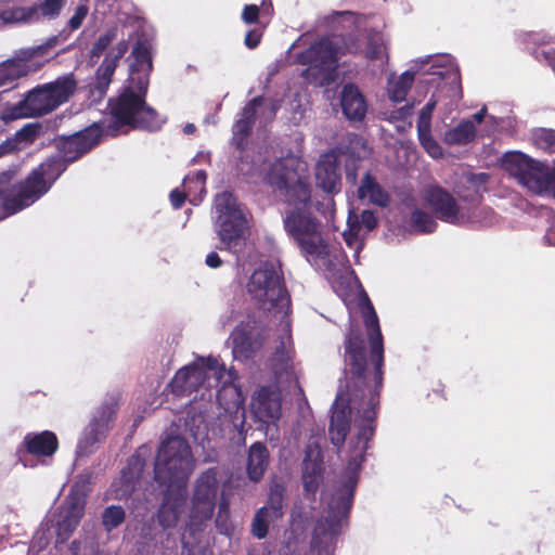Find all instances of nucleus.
I'll return each instance as SVG.
<instances>
[{
  "label": "nucleus",
  "mask_w": 555,
  "mask_h": 555,
  "mask_svg": "<svg viewBox=\"0 0 555 555\" xmlns=\"http://www.w3.org/2000/svg\"><path fill=\"white\" fill-rule=\"evenodd\" d=\"M367 339L359 322L350 320L344 339V360L347 367L348 403H334L328 426L331 442L340 449L350 430L352 406L361 412L357 434L350 440L347 467L341 485L332 494L325 516L330 535L338 534L347 520L353 504L359 473L365 461L370 441L376 430V415L379 405V390L383 386L384 340L376 311L366 298L362 308Z\"/></svg>",
  "instance_id": "nucleus-1"
},
{
  "label": "nucleus",
  "mask_w": 555,
  "mask_h": 555,
  "mask_svg": "<svg viewBox=\"0 0 555 555\" xmlns=\"http://www.w3.org/2000/svg\"><path fill=\"white\" fill-rule=\"evenodd\" d=\"M102 132L98 126L88 127L70 135H62L56 140L60 154L47 157L20 181L34 204L44 196L65 172L68 165L78 160L95 147Z\"/></svg>",
  "instance_id": "nucleus-2"
},
{
  "label": "nucleus",
  "mask_w": 555,
  "mask_h": 555,
  "mask_svg": "<svg viewBox=\"0 0 555 555\" xmlns=\"http://www.w3.org/2000/svg\"><path fill=\"white\" fill-rule=\"evenodd\" d=\"M149 88L150 80L146 75L129 76L125 80L117 94L107 102L109 133L116 135L125 127L149 132L162 128L165 120L146 101Z\"/></svg>",
  "instance_id": "nucleus-3"
},
{
  "label": "nucleus",
  "mask_w": 555,
  "mask_h": 555,
  "mask_svg": "<svg viewBox=\"0 0 555 555\" xmlns=\"http://www.w3.org/2000/svg\"><path fill=\"white\" fill-rule=\"evenodd\" d=\"M286 204L289 206L283 220L286 233L306 255L318 258L327 256V244L322 237L321 222L313 215V208L319 209L320 203H313L312 192H308L307 198H293Z\"/></svg>",
  "instance_id": "nucleus-4"
},
{
  "label": "nucleus",
  "mask_w": 555,
  "mask_h": 555,
  "mask_svg": "<svg viewBox=\"0 0 555 555\" xmlns=\"http://www.w3.org/2000/svg\"><path fill=\"white\" fill-rule=\"evenodd\" d=\"M259 177L264 185L284 196L285 202L307 198L308 192H312L306 164L293 154L264 162L259 169Z\"/></svg>",
  "instance_id": "nucleus-5"
},
{
  "label": "nucleus",
  "mask_w": 555,
  "mask_h": 555,
  "mask_svg": "<svg viewBox=\"0 0 555 555\" xmlns=\"http://www.w3.org/2000/svg\"><path fill=\"white\" fill-rule=\"evenodd\" d=\"M193 469V454L184 438L172 436L160 443L154 465V478L159 485L184 490Z\"/></svg>",
  "instance_id": "nucleus-6"
},
{
  "label": "nucleus",
  "mask_w": 555,
  "mask_h": 555,
  "mask_svg": "<svg viewBox=\"0 0 555 555\" xmlns=\"http://www.w3.org/2000/svg\"><path fill=\"white\" fill-rule=\"evenodd\" d=\"M246 289L259 309L282 312L291 307L283 273L270 261L262 262L251 273Z\"/></svg>",
  "instance_id": "nucleus-7"
},
{
  "label": "nucleus",
  "mask_w": 555,
  "mask_h": 555,
  "mask_svg": "<svg viewBox=\"0 0 555 555\" xmlns=\"http://www.w3.org/2000/svg\"><path fill=\"white\" fill-rule=\"evenodd\" d=\"M77 82L73 74L57 77L54 81L37 86L28 91L14 108V117H41L62 104L75 93Z\"/></svg>",
  "instance_id": "nucleus-8"
},
{
  "label": "nucleus",
  "mask_w": 555,
  "mask_h": 555,
  "mask_svg": "<svg viewBox=\"0 0 555 555\" xmlns=\"http://www.w3.org/2000/svg\"><path fill=\"white\" fill-rule=\"evenodd\" d=\"M339 47L332 36H325L313 42L309 48L296 54V63L308 65L302 70V78L314 86H330L336 80Z\"/></svg>",
  "instance_id": "nucleus-9"
},
{
  "label": "nucleus",
  "mask_w": 555,
  "mask_h": 555,
  "mask_svg": "<svg viewBox=\"0 0 555 555\" xmlns=\"http://www.w3.org/2000/svg\"><path fill=\"white\" fill-rule=\"evenodd\" d=\"M215 208L217 234L224 247L231 249L245 237L248 228L246 215L237 198L228 191L216 195Z\"/></svg>",
  "instance_id": "nucleus-10"
},
{
  "label": "nucleus",
  "mask_w": 555,
  "mask_h": 555,
  "mask_svg": "<svg viewBox=\"0 0 555 555\" xmlns=\"http://www.w3.org/2000/svg\"><path fill=\"white\" fill-rule=\"evenodd\" d=\"M14 170H7L0 173V220L10 217L31 206L34 202L27 198V193L20 184L14 183Z\"/></svg>",
  "instance_id": "nucleus-11"
},
{
  "label": "nucleus",
  "mask_w": 555,
  "mask_h": 555,
  "mask_svg": "<svg viewBox=\"0 0 555 555\" xmlns=\"http://www.w3.org/2000/svg\"><path fill=\"white\" fill-rule=\"evenodd\" d=\"M315 184L332 197L343 190V179L339 154L334 150L320 155L315 164Z\"/></svg>",
  "instance_id": "nucleus-12"
},
{
  "label": "nucleus",
  "mask_w": 555,
  "mask_h": 555,
  "mask_svg": "<svg viewBox=\"0 0 555 555\" xmlns=\"http://www.w3.org/2000/svg\"><path fill=\"white\" fill-rule=\"evenodd\" d=\"M250 409L255 418L274 424L282 415V395L274 386H261L251 397Z\"/></svg>",
  "instance_id": "nucleus-13"
},
{
  "label": "nucleus",
  "mask_w": 555,
  "mask_h": 555,
  "mask_svg": "<svg viewBox=\"0 0 555 555\" xmlns=\"http://www.w3.org/2000/svg\"><path fill=\"white\" fill-rule=\"evenodd\" d=\"M502 166L519 183L532 191L537 186V181L543 168L542 164L520 152L506 153L503 156Z\"/></svg>",
  "instance_id": "nucleus-14"
},
{
  "label": "nucleus",
  "mask_w": 555,
  "mask_h": 555,
  "mask_svg": "<svg viewBox=\"0 0 555 555\" xmlns=\"http://www.w3.org/2000/svg\"><path fill=\"white\" fill-rule=\"evenodd\" d=\"M424 199L438 219L456 224L462 206L450 192L439 185H430L425 190Z\"/></svg>",
  "instance_id": "nucleus-15"
},
{
  "label": "nucleus",
  "mask_w": 555,
  "mask_h": 555,
  "mask_svg": "<svg viewBox=\"0 0 555 555\" xmlns=\"http://www.w3.org/2000/svg\"><path fill=\"white\" fill-rule=\"evenodd\" d=\"M116 401L111 400L104 402L87 426L80 444L85 448H91L95 443L104 440L112 428V423L116 417Z\"/></svg>",
  "instance_id": "nucleus-16"
},
{
  "label": "nucleus",
  "mask_w": 555,
  "mask_h": 555,
  "mask_svg": "<svg viewBox=\"0 0 555 555\" xmlns=\"http://www.w3.org/2000/svg\"><path fill=\"white\" fill-rule=\"evenodd\" d=\"M88 12L89 9L86 4H79L75 10L74 15L69 18L66 28L62 29L57 35L50 37L44 43L25 50L23 52L24 59L27 60L34 59L35 56H43L56 44L67 40L72 31L81 27Z\"/></svg>",
  "instance_id": "nucleus-17"
},
{
  "label": "nucleus",
  "mask_w": 555,
  "mask_h": 555,
  "mask_svg": "<svg viewBox=\"0 0 555 555\" xmlns=\"http://www.w3.org/2000/svg\"><path fill=\"white\" fill-rule=\"evenodd\" d=\"M59 449V439L53 431L43 430L41 433L27 434L17 448V455L23 462L22 453H28L38 457L52 456Z\"/></svg>",
  "instance_id": "nucleus-18"
},
{
  "label": "nucleus",
  "mask_w": 555,
  "mask_h": 555,
  "mask_svg": "<svg viewBox=\"0 0 555 555\" xmlns=\"http://www.w3.org/2000/svg\"><path fill=\"white\" fill-rule=\"evenodd\" d=\"M205 382V370L199 367L198 363H192L180 369L175 374L169 386L175 395L184 397L197 391Z\"/></svg>",
  "instance_id": "nucleus-19"
},
{
  "label": "nucleus",
  "mask_w": 555,
  "mask_h": 555,
  "mask_svg": "<svg viewBox=\"0 0 555 555\" xmlns=\"http://www.w3.org/2000/svg\"><path fill=\"white\" fill-rule=\"evenodd\" d=\"M184 504L185 494L183 490L167 488L157 513L158 524L165 529L175 527Z\"/></svg>",
  "instance_id": "nucleus-20"
},
{
  "label": "nucleus",
  "mask_w": 555,
  "mask_h": 555,
  "mask_svg": "<svg viewBox=\"0 0 555 555\" xmlns=\"http://www.w3.org/2000/svg\"><path fill=\"white\" fill-rule=\"evenodd\" d=\"M143 470V464L139 456H131L120 472L119 478L113 483L115 498L117 500H126L137 489Z\"/></svg>",
  "instance_id": "nucleus-21"
},
{
  "label": "nucleus",
  "mask_w": 555,
  "mask_h": 555,
  "mask_svg": "<svg viewBox=\"0 0 555 555\" xmlns=\"http://www.w3.org/2000/svg\"><path fill=\"white\" fill-rule=\"evenodd\" d=\"M340 106L347 119L361 121L367 112L366 101L354 83H346L340 92Z\"/></svg>",
  "instance_id": "nucleus-22"
},
{
  "label": "nucleus",
  "mask_w": 555,
  "mask_h": 555,
  "mask_svg": "<svg viewBox=\"0 0 555 555\" xmlns=\"http://www.w3.org/2000/svg\"><path fill=\"white\" fill-rule=\"evenodd\" d=\"M85 515V502L73 500L56 525V543L64 544L74 533Z\"/></svg>",
  "instance_id": "nucleus-23"
},
{
  "label": "nucleus",
  "mask_w": 555,
  "mask_h": 555,
  "mask_svg": "<svg viewBox=\"0 0 555 555\" xmlns=\"http://www.w3.org/2000/svg\"><path fill=\"white\" fill-rule=\"evenodd\" d=\"M65 0H43L37 7L28 8L27 10L18 9L11 12H4V20L7 21H28L34 15L40 14L50 20L56 18L64 7Z\"/></svg>",
  "instance_id": "nucleus-24"
},
{
  "label": "nucleus",
  "mask_w": 555,
  "mask_h": 555,
  "mask_svg": "<svg viewBox=\"0 0 555 555\" xmlns=\"http://www.w3.org/2000/svg\"><path fill=\"white\" fill-rule=\"evenodd\" d=\"M117 66L115 60H111V54H106L95 70L93 81L89 85V92L94 101H101L106 95Z\"/></svg>",
  "instance_id": "nucleus-25"
},
{
  "label": "nucleus",
  "mask_w": 555,
  "mask_h": 555,
  "mask_svg": "<svg viewBox=\"0 0 555 555\" xmlns=\"http://www.w3.org/2000/svg\"><path fill=\"white\" fill-rule=\"evenodd\" d=\"M480 198L481 196L477 194L476 201H472L469 206H462L455 225L478 224L488 227L494 222V211L490 207L480 206Z\"/></svg>",
  "instance_id": "nucleus-26"
},
{
  "label": "nucleus",
  "mask_w": 555,
  "mask_h": 555,
  "mask_svg": "<svg viewBox=\"0 0 555 555\" xmlns=\"http://www.w3.org/2000/svg\"><path fill=\"white\" fill-rule=\"evenodd\" d=\"M269 450L264 443L254 442L249 447L246 472L251 481L258 482L262 479L269 466Z\"/></svg>",
  "instance_id": "nucleus-27"
},
{
  "label": "nucleus",
  "mask_w": 555,
  "mask_h": 555,
  "mask_svg": "<svg viewBox=\"0 0 555 555\" xmlns=\"http://www.w3.org/2000/svg\"><path fill=\"white\" fill-rule=\"evenodd\" d=\"M133 63L130 65L129 76L146 75L150 80V75L153 70L152 60V44L143 38L138 39L132 49Z\"/></svg>",
  "instance_id": "nucleus-28"
},
{
  "label": "nucleus",
  "mask_w": 555,
  "mask_h": 555,
  "mask_svg": "<svg viewBox=\"0 0 555 555\" xmlns=\"http://www.w3.org/2000/svg\"><path fill=\"white\" fill-rule=\"evenodd\" d=\"M233 353L236 357L249 359L255 353L253 326L250 322H241L231 333Z\"/></svg>",
  "instance_id": "nucleus-29"
},
{
  "label": "nucleus",
  "mask_w": 555,
  "mask_h": 555,
  "mask_svg": "<svg viewBox=\"0 0 555 555\" xmlns=\"http://www.w3.org/2000/svg\"><path fill=\"white\" fill-rule=\"evenodd\" d=\"M302 465V485L305 492L314 495L323 480V460L320 455L313 460L306 456Z\"/></svg>",
  "instance_id": "nucleus-30"
},
{
  "label": "nucleus",
  "mask_w": 555,
  "mask_h": 555,
  "mask_svg": "<svg viewBox=\"0 0 555 555\" xmlns=\"http://www.w3.org/2000/svg\"><path fill=\"white\" fill-rule=\"evenodd\" d=\"M360 198L369 197L370 202L379 207H387L390 203L388 192L370 173H365L358 189Z\"/></svg>",
  "instance_id": "nucleus-31"
},
{
  "label": "nucleus",
  "mask_w": 555,
  "mask_h": 555,
  "mask_svg": "<svg viewBox=\"0 0 555 555\" xmlns=\"http://www.w3.org/2000/svg\"><path fill=\"white\" fill-rule=\"evenodd\" d=\"M218 477V467H209L203 472L195 481L193 495L197 498L216 500L219 489Z\"/></svg>",
  "instance_id": "nucleus-32"
},
{
  "label": "nucleus",
  "mask_w": 555,
  "mask_h": 555,
  "mask_svg": "<svg viewBox=\"0 0 555 555\" xmlns=\"http://www.w3.org/2000/svg\"><path fill=\"white\" fill-rule=\"evenodd\" d=\"M476 127L472 120H463L443 134V142L448 145H466L476 138Z\"/></svg>",
  "instance_id": "nucleus-33"
},
{
  "label": "nucleus",
  "mask_w": 555,
  "mask_h": 555,
  "mask_svg": "<svg viewBox=\"0 0 555 555\" xmlns=\"http://www.w3.org/2000/svg\"><path fill=\"white\" fill-rule=\"evenodd\" d=\"M415 78V73L406 70L399 77H389L387 92L392 102H402L405 100Z\"/></svg>",
  "instance_id": "nucleus-34"
},
{
  "label": "nucleus",
  "mask_w": 555,
  "mask_h": 555,
  "mask_svg": "<svg viewBox=\"0 0 555 555\" xmlns=\"http://www.w3.org/2000/svg\"><path fill=\"white\" fill-rule=\"evenodd\" d=\"M22 50L17 60H9L0 64V86L13 83L18 78L26 75L25 64L31 59H24Z\"/></svg>",
  "instance_id": "nucleus-35"
},
{
  "label": "nucleus",
  "mask_w": 555,
  "mask_h": 555,
  "mask_svg": "<svg viewBox=\"0 0 555 555\" xmlns=\"http://www.w3.org/2000/svg\"><path fill=\"white\" fill-rule=\"evenodd\" d=\"M332 37L336 46L339 47L338 54L340 57L345 55H362L364 40L360 34L349 33L333 35Z\"/></svg>",
  "instance_id": "nucleus-36"
},
{
  "label": "nucleus",
  "mask_w": 555,
  "mask_h": 555,
  "mask_svg": "<svg viewBox=\"0 0 555 555\" xmlns=\"http://www.w3.org/2000/svg\"><path fill=\"white\" fill-rule=\"evenodd\" d=\"M216 507V500L192 496L190 521L192 526H198L210 520Z\"/></svg>",
  "instance_id": "nucleus-37"
},
{
  "label": "nucleus",
  "mask_w": 555,
  "mask_h": 555,
  "mask_svg": "<svg viewBox=\"0 0 555 555\" xmlns=\"http://www.w3.org/2000/svg\"><path fill=\"white\" fill-rule=\"evenodd\" d=\"M387 44L383 34L375 31L370 33L365 38L362 55L369 61L379 60L383 53H386Z\"/></svg>",
  "instance_id": "nucleus-38"
},
{
  "label": "nucleus",
  "mask_w": 555,
  "mask_h": 555,
  "mask_svg": "<svg viewBox=\"0 0 555 555\" xmlns=\"http://www.w3.org/2000/svg\"><path fill=\"white\" fill-rule=\"evenodd\" d=\"M254 124L238 118L232 127V145L243 151L246 147L247 139L253 131Z\"/></svg>",
  "instance_id": "nucleus-39"
},
{
  "label": "nucleus",
  "mask_w": 555,
  "mask_h": 555,
  "mask_svg": "<svg viewBox=\"0 0 555 555\" xmlns=\"http://www.w3.org/2000/svg\"><path fill=\"white\" fill-rule=\"evenodd\" d=\"M125 519L126 512L120 505L107 506L102 513V525L107 532L119 527Z\"/></svg>",
  "instance_id": "nucleus-40"
},
{
  "label": "nucleus",
  "mask_w": 555,
  "mask_h": 555,
  "mask_svg": "<svg viewBox=\"0 0 555 555\" xmlns=\"http://www.w3.org/2000/svg\"><path fill=\"white\" fill-rule=\"evenodd\" d=\"M412 225L421 233H431L437 228L434 218L422 209H415L411 214Z\"/></svg>",
  "instance_id": "nucleus-41"
},
{
  "label": "nucleus",
  "mask_w": 555,
  "mask_h": 555,
  "mask_svg": "<svg viewBox=\"0 0 555 555\" xmlns=\"http://www.w3.org/2000/svg\"><path fill=\"white\" fill-rule=\"evenodd\" d=\"M267 509V515L270 516V520H278L283 516V489H272L267 505L263 506Z\"/></svg>",
  "instance_id": "nucleus-42"
},
{
  "label": "nucleus",
  "mask_w": 555,
  "mask_h": 555,
  "mask_svg": "<svg viewBox=\"0 0 555 555\" xmlns=\"http://www.w3.org/2000/svg\"><path fill=\"white\" fill-rule=\"evenodd\" d=\"M417 137L422 147L434 158L442 156V149L431 135V128L417 129Z\"/></svg>",
  "instance_id": "nucleus-43"
},
{
  "label": "nucleus",
  "mask_w": 555,
  "mask_h": 555,
  "mask_svg": "<svg viewBox=\"0 0 555 555\" xmlns=\"http://www.w3.org/2000/svg\"><path fill=\"white\" fill-rule=\"evenodd\" d=\"M267 509L264 507H260L253 519L251 522V533L255 538L261 540L264 539L268 534L269 524L274 520H270V516L267 515Z\"/></svg>",
  "instance_id": "nucleus-44"
},
{
  "label": "nucleus",
  "mask_w": 555,
  "mask_h": 555,
  "mask_svg": "<svg viewBox=\"0 0 555 555\" xmlns=\"http://www.w3.org/2000/svg\"><path fill=\"white\" fill-rule=\"evenodd\" d=\"M532 139L537 147L548 153H555V130L538 129L533 132Z\"/></svg>",
  "instance_id": "nucleus-45"
},
{
  "label": "nucleus",
  "mask_w": 555,
  "mask_h": 555,
  "mask_svg": "<svg viewBox=\"0 0 555 555\" xmlns=\"http://www.w3.org/2000/svg\"><path fill=\"white\" fill-rule=\"evenodd\" d=\"M116 38L117 28H108L104 34L100 35L99 38L93 42L92 48L90 50V57H100Z\"/></svg>",
  "instance_id": "nucleus-46"
},
{
  "label": "nucleus",
  "mask_w": 555,
  "mask_h": 555,
  "mask_svg": "<svg viewBox=\"0 0 555 555\" xmlns=\"http://www.w3.org/2000/svg\"><path fill=\"white\" fill-rule=\"evenodd\" d=\"M537 193H552L555 197V171H548L544 166L533 189Z\"/></svg>",
  "instance_id": "nucleus-47"
},
{
  "label": "nucleus",
  "mask_w": 555,
  "mask_h": 555,
  "mask_svg": "<svg viewBox=\"0 0 555 555\" xmlns=\"http://www.w3.org/2000/svg\"><path fill=\"white\" fill-rule=\"evenodd\" d=\"M41 129L42 126L39 122L27 124L16 132V140L24 143H33L41 133Z\"/></svg>",
  "instance_id": "nucleus-48"
},
{
  "label": "nucleus",
  "mask_w": 555,
  "mask_h": 555,
  "mask_svg": "<svg viewBox=\"0 0 555 555\" xmlns=\"http://www.w3.org/2000/svg\"><path fill=\"white\" fill-rule=\"evenodd\" d=\"M216 526L221 533L230 534L231 524L229 521V505L225 501H222L219 504V509L216 517Z\"/></svg>",
  "instance_id": "nucleus-49"
},
{
  "label": "nucleus",
  "mask_w": 555,
  "mask_h": 555,
  "mask_svg": "<svg viewBox=\"0 0 555 555\" xmlns=\"http://www.w3.org/2000/svg\"><path fill=\"white\" fill-rule=\"evenodd\" d=\"M195 363L205 370L206 379L208 378V372H215L216 377L219 379L225 370L224 365H219L218 359L214 357L201 358Z\"/></svg>",
  "instance_id": "nucleus-50"
},
{
  "label": "nucleus",
  "mask_w": 555,
  "mask_h": 555,
  "mask_svg": "<svg viewBox=\"0 0 555 555\" xmlns=\"http://www.w3.org/2000/svg\"><path fill=\"white\" fill-rule=\"evenodd\" d=\"M262 103L263 98L261 95L255 96L248 101L242 109L241 119L255 124L257 108L260 107Z\"/></svg>",
  "instance_id": "nucleus-51"
},
{
  "label": "nucleus",
  "mask_w": 555,
  "mask_h": 555,
  "mask_svg": "<svg viewBox=\"0 0 555 555\" xmlns=\"http://www.w3.org/2000/svg\"><path fill=\"white\" fill-rule=\"evenodd\" d=\"M436 105L437 101L431 98L421 109L417 119V129L431 128V117Z\"/></svg>",
  "instance_id": "nucleus-52"
},
{
  "label": "nucleus",
  "mask_w": 555,
  "mask_h": 555,
  "mask_svg": "<svg viewBox=\"0 0 555 555\" xmlns=\"http://www.w3.org/2000/svg\"><path fill=\"white\" fill-rule=\"evenodd\" d=\"M361 231L360 221L357 216L354 219L351 217L348 218V229L343 233L344 240L348 246H352L359 238V233Z\"/></svg>",
  "instance_id": "nucleus-53"
},
{
  "label": "nucleus",
  "mask_w": 555,
  "mask_h": 555,
  "mask_svg": "<svg viewBox=\"0 0 555 555\" xmlns=\"http://www.w3.org/2000/svg\"><path fill=\"white\" fill-rule=\"evenodd\" d=\"M260 8L257 4H246L242 11V21L247 24H256L259 21Z\"/></svg>",
  "instance_id": "nucleus-54"
},
{
  "label": "nucleus",
  "mask_w": 555,
  "mask_h": 555,
  "mask_svg": "<svg viewBox=\"0 0 555 555\" xmlns=\"http://www.w3.org/2000/svg\"><path fill=\"white\" fill-rule=\"evenodd\" d=\"M413 105L406 104L402 107L396 108L390 112L389 120L390 121H405L412 115Z\"/></svg>",
  "instance_id": "nucleus-55"
},
{
  "label": "nucleus",
  "mask_w": 555,
  "mask_h": 555,
  "mask_svg": "<svg viewBox=\"0 0 555 555\" xmlns=\"http://www.w3.org/2000/svg\"><path fill=\"white\" fill-rule=\"evenodd\" d=\"M263 33L260 29L254 28L246 33L244 43L248 49H256L262 39Z\"/></svg>",
  "instance_id": "nucleus-56"
},
{
  "label": "nucleus",
  "mask_w": 555,
  "mask_h": 555,
  "mask_svg": "<svg viewBox=\"0 0 555 555\" xmlns=\"http://www.w3.org/2000/svg\"><path fill=\"white\" fill-rule=\"evenodd\" d=\"M359 221L360 225L363 224L369 231L374 230L378 224V220L374 211L369 209H365L361 212V219Z\"/></svg>",
  "instance_id": "nucleus-57"
},
{
  "label": "nucleus",
  "mask_w": 555,
  "mask_h": 555,
  "mask_svg": "<svg viewBox=\"0 0 555 555\" xmlns=\"http://www.w3.org/2000/svg\"><path fill=\"white\" fill-rule=\"evenodd\" d=\"M128 49H129V42L128 40H120L115 49L109 52L108 54H111V60H115V63H119V61L124 57V55L128 52Z\"/></svg>",
  "instance_id": "nucleus-58"
},
{
  "label": "nucleus",
  "mask_w": 555,
  "mask_h": 555,
  "mask_svg": "<svg viewBox=\"0 0 555 555\" xmlns=\"http://www.w3.org/2000/svg\"><path fill=\"white\" fill-rule=\"evenodd\" d=\"M170 203L175 209H179L183 206L186 194L183 191H180L179 189H175L170 192Z\"/></svg>",
  "instance_id": "nucleus-59"
},
{
  "label": "nucleus",
  "mask_w": 555,
  "mask_h": 555,
  "mask_svg": "<svg viewBox=\"0 0 555 555\" xmlns=\"http://www.w3.org/2000/svg\"><path fill=\"white\" fill-rule=\"evenodd\" d=\"M205 263L212 269L220 268L223 263L222 259L216 251H210L205 259Z\"/></svg>",
  "instance_id": "nucleus-60"
},
{
  "label": "nucleus",
  "mask_w": 555,
  "mask_h": 555,
  "mask_svg": "<svg viewBox=\"0 0 555 555\" xmlns=\"http://www.w3.org/2000/svg\"><path fill=\"white\" fill-rule=\"evenodd\" d=\"M468 180L474 186L479 188L488 182L489 175L486 172L473 173Z\"/></svg>",
  "instance_id": "nucleus-61"
},
{
  "label": "nucleus",
  "mask_w": 555,
  "mask_h": 555,
  "mask_svg": "<svg viewBox=\"0 0 555 555\" xmlns=\"http://www.w3.org/2000/svg\"><path fill=\"white\" fill-rule=\"evenodd\" d=\"M193 179H195L198 183L204 184L207 179V173L204 170H197V171L193 172L192 175H188L184 178L183 183H186L188 181H191Z\"/></svg>",
  "instance_id": "nucleus-62"
},
{
  "label": "nucleus",
  "mask_w": 555,
  "mask_h": 555,
  "mask_svg": "<svg viewBox=\"0 0 555 555\" xmlns=\"http://www.w3.org/2000/svg\"><path fill=\"white\" fill-rule=\"evenodd\" d=\"M16 150V144L13 141H7L0 144V157L4 154L11 153Z\"/></svg>",
  "instance_id": "nucleus-63"
},
{
  "label": "nucleus",
  "mask_w": 555,
  "mask_h": 555,
  "mask_svg": "<svg viewBox=\"0 0 555 555\" xmlns=\"http://www.w3.org/2000/svg\"><path fill=\"white\" fill-rule=\"evenodd\" d=\"M261 10L264 15H272L274 12L272 0H262Z\"/></svg>",
  "instance_id": "nucleus-64"
}]
</instances>
